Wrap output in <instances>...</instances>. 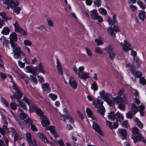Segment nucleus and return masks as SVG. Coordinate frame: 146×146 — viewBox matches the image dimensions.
Here are the masks:
<instances>
[{"instance_id":"obj_8","label":"nucleus","mask_w":146,"mask_h":146,"mask_svg":"<svg viewBox=\"0 0 146 146\" xmlns=\"http://www.w3.org/2000/svg\"><path fill=\"white\" fill-rule=\"evenodd\" d=\"M120 45L122 46L123 50L125 52H128L129 50H131L130 44L125 40H124V43L121 42L120 43Z\"/></svg>"},{"instance_id":"obj_2","label":"nucleus","mask_w":146,"mask_h":146,"mask_svg":"<svg viewBox=\"0 0 146 146\" xmlns=\"http://www.w3.org/2000/svg\"><path fill=\"white\" fill-rule=\"evenodd\" d=\"M31 109L40 117V118L42 120L41 123L43 127H45L50 125L49 121L45 115H43V112L40 108H38L36 105H33L31 107Z\"/></svg>"},{"instance_id":"obj_20","label":"nucleus","mask_w":146,"mask_h":146,"mask_svg":"<svg viewBox=\"0 0 146 146\" xmlns=\"http://www.w3.org/2000/svg\"><path fill=\"white\" fill-rule=\"evenodd\" d=\"M10 42H13L17 40V36L15 33H13L10 36Z\"/></svg>"},{"instance_id":"obj_24","label":"nucleus","mask_w":146,"mask_h":146,"mask_svg":"<svg viewBox=\"0 0 146 146\" xmlns=\"http://www.w3.org/2000/svg\"><path fill=\"white\" fill-rule=\"evenodd\" d=\"M137 125L140 128H143V125L142 123L140 121L137 117H136L134 120Z\"/></svg>"},{"instance_id":"obj_57","label":"nucleus","mask_w":146,"mask_h":146,"mask_svg":"<svg viewBox=\"0 0 146 146\" xmlns=\"http://www.w3.org/2000/svg\"><path fill=\"white\" fill-rule=\"evenodd\" d=\"M94 3L95 4L99 7L100 6L101 1L100 0H94Z\"/></svg>"},{"instance_id":"obj_27","label":"nucleus","mask_w":146,"mask_h":146,"mask_svg":"<svg viewBox=\"0 0 146 146\" xmlns=\"http://www.w3.org/2000/svg\"><path fill=\"white\" fill-rule=\"evenodd\" d=\"M113 102L116 104H118L119 103H121L122 102V98L119 96H118L115 98H113Z\"/></svg>"},{"instance_id":"obj_39","label":"nucleus","mask_w":146,"mask_h":146,"mask_svg":"<svg viewBox=\"0 0 146 146\" xmlns=\"http://www.w3.org/2000/svg\"><path fill=\"white\" fill-rule=\"evenodd\" d=\"M91 89L95 91L97 90L98 89V87L97 84L96 82H94L92 84L91 86Z\"/></svg>"},{"instance_id":"obj_6","label":"nucleus","mask_w":146,"mask_h":146,"mask_svg":"<svg viewBox=\"0 0 146 146\" xmlns=\"http://www.w3.org/2000/svg\"><path fill=\"white\" fill-rule=\"evenodd\" d=\"M23 94L20 90L15 92L14 95L10 96V97L12 100H13L15 98L17 99L18 102H20V99L22 97Z\"/></svg>"},{"instance_id":"obj_11","label":"nucleus","mask_w":146,"mask_h":146,"mask_svg":"<svg viewBox=\"0 0 146 146\" xmlns=\"http://www.w3.org/2000/svg\"><path fill=\"white\" fill-rule=\"evenodd\" d=\"M42 87L43 91L47 93H49L50 92L51 89L50 88V84L46 82L42 84Z\"/></svg>"},{"instance_id":"obj_62","label":"nucleus","mask_w":146,"mask_h":146,"mask_svg":"<svg viewBox=\"0 0 146 146\" xmlns=\"http://www.w3.org/2000/svg\"><path fill=\"white\" fill-rule=\"evenodd\" d=\"M59 118L60 120H63L64 121L66 122V118L65 116H64V115L62 114H60L59 115Z\"/></svg>"},{"instance_id":"obj_47","label":"nucleus","mask_w":146,"mask_h":146,"mask_svg":"<svg viewBox=\"0 0 146 146\" xmlns=\"http://www.w3.org/2000/svg\"><path fill=\"white\" fill-rule=\"evenodd\" d=\"M21 8L19 7H16L14 8L13 10V12L16 13L17 14H19L20 13V11L21 10Z\"/></svg>"},{"instance_id":"obj_46","label":"nucleus","mask_w":146,"mask_h":146,"mask_svg":"<svg viewBox=\"0 0 146 146\" xmlns=\"http://www.w3.org/2000/svg\"><path fill=\"white\" fill-rule=\"evenodd\" d=\"M137 3L144 10L145 9V5L143 4L142 2L140 1H137Z\"/></svg>"},{"instance_id":"obj_33","label":"nucleus","mask_w":146,"mask_h":146,"mask_svg":"<svg viewBox=\"0 0 146 146\" xmlns=\"http://www.w3.org/2000/svg\"><path fill=\"white\" fill-rule=\"evenodd\" d=\"M15 31L16 32H18L19 31H21V28L19 27V25L17 22H16L14 24Z\"/></svg>"},{"instance_id":"obj_14","label":"nucleus","mask_w":146,"mask_h":146,"mask_svg":"<svg viewBox=\"0 0 146 146\" xmlns=\"http://www.w3.org/2000/svg\"><path fill=\"white\" fill-rule=\"evenodd\" d=\"M118 132L119 134L122 136V139H125L127 136V132L126 130L123 129H119Z\"/></svg>"},{"instance_id":"obj_38","label":"nucleus","mask_w":146,"mask_h":146,"mask_svg":"<svg viewBox=\"0 0 146 146\" xmlns=\"http://www.w3.org/2000/svg\"><path fill=\"white\" fill-rule=\"evenodd\" d=\"M45 129L46 130H50L52 133H54L56 132L55 127L53 126H48V127H46Z\"/></svg>"},{"instance_id":"obj_32","label":"nucleus","mask_w":146,"mask_h":146,"mask_svg":"<svg viewBox=\"0 0 146 146\" xmlns=\"http://www.w3.org/2000/svg\"><path fill=\"white\" fill-rule=\"evenodd\" d=\"M10 30L7 27H4L1 31V33L4 35H7L9 34Z\"/></svg>"},{"instance_id":"obj_18","label":"nucleus","mask_w":146,"mask_h":146,"mask_svg":"<svg viewBox=\"0 0 146 146\" xmlns=\"http://www.w3.org/2000/svg\"><path fill=\"white\" fill-rule=\"evenodd\" d=\"M113 21H112L110 17H108V21L110 25H113L115 23L117 22V21L116 20V15L115 14L113 15Z\"/></svg>"},{"instance_id":"obj_50","label":"nucleus","mask_w":146,"mask_h":146,"mask_svg":"<svg viewBox=\"0 0 146 146\" xmlns=\"http://www.w3.org/2000/svg\"><path fill=\"white\" fill-rule=\"evenodd\" d=\"M2 102L4 104L5 106L9 107V104L6 100L4 98H2L1 99Z\"/></svg>"},{"instance_id":"obj_44","label":"nucleus","mask_w":146,"mask_h":146,"mask_svg":"<svg viewBox=\"0 0 146 146\" xmlns=\"http://www.w3.org/2000/svg\"><path fill=\"white\" fill-rule=\"evenodd\" d=\"M49 97L53 100H55L57 98V96L53 94H49Z\"/></svg>"},{"instance_id":"obj_4","label":"nucleus","mask_w":146,"mask_h":146,"mask_svg":"<svg viewBox=\"0 0 146 146\" xmlns=\"http://www.w3.org/2000/svg\"><path fill=\"white\" fill-rule=\"evenodd\" d=\"M133 133L136 136H132V138L134 142L136 143L138 142V137H142V136L139 132V129L137 127H134L132 128Z\"/></svg>"},{"instance_id":"obj_64","label":"nucleus","mask_w":146,"mask_h":146,"mask_svg":"<svg viewBox=\"0 0 146 146\" xmlns=\"http://www.w3.org/2000/svg\"><path fill=\"white\" fill-rule=\"evenodd\" d=\"M130 7L132 11H137V7L136 6L133 5H131L130 6Z\"/></svg>"},{"instance_id":"obj_52","label":"nucleus","mask_w":146,"mask_h":146,"mask_svg":"<svg viewBox=\"0 0 146 146\" xmlns=\"http://www.w3.org/2000/svg\"><path fill=\"white\" fill-rule=\"evenodd\" d=\"M139 81L140 83L143 85H145L146 84V80L144 77L140 78Z\"/></svg>"},{"instance_id":"obj_45","label":"nucleus","mask_w":146,"mask_h":146,"mask_svg":"<svg viewBox=\"0 0 146 146\" xmlns=\"http://www.w3.org/2000/svg\"><path fill=\"white\" fill-rule=\"evenodd\" d=\"M118 108H119L121 110L124 111L125 110V105L124 104L121 103L120 104H118Z\"/></svg>"},{"instance_id":"obj_17","label":"nucleus","mask_w":146,"mask_h":146,"mask_svg":"<svg viewBox=\"0 0 146 146\" xmlns=\"http://www.w3.org/2000/svg\"><path fill=\"white\" fill-rule=\"evenodd\" d=\"M20 117L22 119H24L27 117V115L24 113L22 109L19 108L18 112Z\"/></svg>"},{"instance_id":"obj_55","label":"nucleus","mask_w":146,"mask_h":146,"mask_svg":"<svg viewBox=\"0 0 146 146\" xmlns=\"http://www.w3.org/2000/svg\"><path fill=\"white\" fill-rule=\"evenodd\" d=\"M85 49L88 55L89 56H91L92 55V53L91 50L87 47L85 48Z\"/></svg>"},{"instance_id":"obj_7","label":"nucleus","mask_w":146,"mask_h":146,"mask_svg":"<svg viewBox=\"0 0 146 146\" xmlns=\"http://www.w3.org/2000/svg\"><path fill=\"white\" fill-rule=\"evenodd\" d=\"M7 125V122L5 120H4L3 128L0 127V133L3 135H5V133H7L9 132Z\"/></svg>"},{"instance_id":"obj_13","label":"nucleus","mask_w":146,"mask_h":146,"mask_svg":"<svg viewBox=\"0 0 146 146\" xmlns=\"http://www.w3.org/2000/svg\"><path fill=\"white\" fill-rule=\"evenodd\" d=\"M130 70L131 73L134 76L135 78H140L142 76V73L138 71H135V69H133L131 68L130 69Z\"/></svg>"},{"instance_id":"obj_59","label":"nucleus","mask_w":146,"mask_h":146,"mask_svg":"<svg viewBox=\"0 0 146 146\" xmlns=\"http://www.w3.org/2000/svg\"><path fill=\"white\" fill-rule=\"evenodd\" d=\"M23 100L25 102L27 103L29 106L30 108L31 107V106L30 105V102L29 100L27 98L25 97H24L23 99Z\"/></svg>"},{"instance_id":"obj_58","label":"nucleus","mask_w":146,"mask_h":146,"mask_svg":"<svg viewBox=\"0 0 146 146\" xmlns=\"http://www.w3.org/2000/svg\"><path fill=\"white\" fill-rule=\"evenodd\" d=\"M57 69L62 68V65L58 59H56Z\"/></svg>"},{"instance_id":"obj_3","label":"nucleus","mask_w":146,"mask_h":146,"mask_svg":"<svg viewBox=\"0 0 146 146\" xmlns=\"http://www.w3.org/2000/svg\"><path fill=\"white\" fill-rule=\"evenodd\" d=\"M12 47L13 48V52H14V57L16 59L21 58V55L25 56V54L23 52L17 44L14 42H11Z\"/></svg>"},{"instance_id":"obj_40","label":"nucleus","mask_w":146,"mask_h":146,"mask_svg":"<svg viewBox=\"0 0 146 146\" xmlns=\"http://www.w3.org/2000/svg\"><path fill=\"white\" fill-rule=\"evenodd\" d=\"M84 66H80L78 69V76H80V75L82 74L84 72Z\"/></svg>"},{"instance_id":"obj_61","label":"nucleus","mask_w":146,"mask_h":146,"mask_svg":"<svg viewBox=\"0 0 146 146\" xmlns=\"http://www.w3.org/2000/svg\"><path fill=\"white\" fill-rule=\"evenodd\" d=\"M19 106L22 107L23 109L25 110H27L26 106L23 103L21 102H19Z\"/></svg>"},{"instance_id":"obj_23","label":"nucleus","mask_w":146,"mask_h":146,"mask_svg":"<svg viewBox=\"0 0 146 146\" xmlns=\"http://www.w3.org/2000/svg\"><path fill=\"white\" fill-rule=\"evenodd\" d=\"M78 76L80 77L82 79H88L89 77V73L84 72L80 75V76Z\"/></svg>"},{"instance_id":"obj_53","label":"nucleus","mask_w":146,"mask_h":146,"mask_svg":"<svg viewBox=\"0 0 146 146\" xmlns=\"http://www.w3.org/2000/svg\"><path fill=\"white\" fill-rule=\"evenodd\" d=\"M24 121L26 124H32V121L30 118H28L25 120Z\"/></svg>"},{"instance_id":"obj_31","label":"nucleus","mask_w":146,"mask_h":146,"mask_svg":"<svg viewBox=\"0 0 146 146\" xmlns=\"http://www.w3.org/2000/svg\"><path fill=\"white\" fill-rule=\"evenodd\" d=\"M26 136L28 142L29 143H31L32 141L31 134L29 133H26Z\"/></svg>"},{"instance_id":"obj_21","label":"nucleus","mask_w":146,"mask_h":146,"mask_svg":"<svg viewBox=\"0 0 146 146\" xmlns=\"http://www.w3.org/2000/svg\"><path fill=\"white\" fill-rule=\"evenodd\" d=\"M139 15L140 19L143 21L144 20L146 16V12L144 11L141 10L139 13Z\"/></svg>"},{"instance_id":"obj_28","label":"nucleus","mask_w":146,"mask_h":146,"mask_svg":"<svg viewBox=\"0 0 146 146\" xmlns=\"http://www.w3.org/2000/svg\"><path fill=\"white\" fill-rule=\"evenodd\" d=\"M40 138L42 139V141L45 143H49V141L48 140L47 138L44 135L41 133H39V135Z\"/></svg>"},{"instance_id":"obj_56","label":"nucleus","mask_w":146,"mask_h":146,"mask_svg":"<svg viewBox=\"0 0 146 146\" xmlns=\"http://www.w3.org/2000/svg\"><path fill=\"white\" fill-rule=\"evenodd\" d=\"M24 43L25 45L31 46L32 45V43L30 40H24Z\"/></svg>"},{"instance_id":"obj_35","label":"nucleus","mask_w":146,"mask_h":146,"mask_svg":"<svg viewBox=\"0 0 146 146\" xmlns=\"http://www.w3.org/2000/svg\"><path fill=\"white\" fill-rule=\"evenodd\" d=\"M107 31L108 33L110 34L111 36H114V37H115V34L114 33L111 27H108V28L107 29Z\"/></svg>"},{"instance_id":"obj_41","label":"nucleus","mask_w":146,"mask_h":146,"mask_svg":"<svg viewBox=\"0 0 146 146\" xmlns=\"http://www.w3.org/2000/svg\"><path fill=\"white\" fill-rule=\"evenodd\" d=\"M104 100L108 103V104L110 106L112 105L113 104V102H112L110 98L108 97V96L105 98L104 99Z\"/></svg>"},{"instance_id":"obj_43","label":"nucleus","mask_w":146,"mask_h":146,"mask_svg":"<svg viewBox=\"0 0 146 146\" xmlns=\"http://www.w3.org/2000/svg\"><path fill=\"white\" fill-rule=\"evenodd\" d=\"M99 11L100 13L102 15H106L107 13L106 10L104 9L101 8L99 9Z\"/></svg>"},{"instance_id":"obj_34","label":"nucleus","mask_w":146,"mask_h":146,"mask_svg":"<svg viewBox=\"0 0 146 146\" xmlns=\"http://www.w3.org/2000/svg\"><path fill=\"white\" fill-rule=\"evenodd\" d=\"M115 115L113 112H111L108 113V117L109 119L111 121H114L115 120Z\"/></svg>"},{"instance_id":"obj_49","label":"nucleus","mask_w":146,"mask_h":146,"mask_svg":"<svg viewBox=\"0 0 146 146\" xmlns=\"http://www.w3.org/2000/svg\"><path fill=\"white\" fill-rule=\"evenodd\" d=\"M86 111L89 117H91L92 115V113L90 109L87 108Z\"/></svg>"},{"instance_id":"obj_1","label":"nucleus","mask_w":146,"mask_h":146,"mask_svg":"<svg viewBox=\"0 0 146 146\" xmlns=\"http://www.w3.org/2000/svg\"><path fill=\"white\" fill-rule=\"evenodd\" d=\"M101 97L99 96L97 98V100L93 102V104L98 109V112L102 116L104 117L105 109L103 106V102L102 100V98L104 99L108 96V94L105 93L104 90H103L100 92Z\"/></svg>"},{"instance_id":"obj_37","label":"nucleus","mask_w":146,"mask_h":146,"mask_svg":"<svg viewBox=\"0 0 146 146\" xmlns=\"http://www.w3.org/2000/svg\"><path fill=\"white\" fill-rule=\"evenodd\" d=\"M38 70L40 72L44 74H45L46 73L45 70L43 68V67L42 66V64L41 63H40L38 66Z\"/></svg>"},{"instance_id":"obj_22","label":"nucleus","mask_w":146,"mask_h":146,"mask_svg":"<svg viewBox=\"0 0 146 146\" xmlns=\"http://www.w3.org/2000/svg\"><path fill=\"white\" fill-rule=\"evenodd\" d=\"M104 50L108 54L113 52V48L112 46L110 44H109L106 46L105 48H104Z\"/></svg>"},{"instance_id":"obj_16","label":"nucleus","mask_w":146,"mask_h":146,"mask_svg":"<svg viewBox=\"0 0 146 146\" xmlns=\"http://www.w3.org/2000/svg\"><path fill=\"white\" fill-rule=\"evenodd\" d=\"M140 65L139 60L137 59H134L133 64H132V66L130 67V69L133 68V69H136V68H139L140 67Z\"/></svg>"},{"instance_id":"obj_42","label":"nucleus","mask_w":146,"mask_h":146,"mask_svg":"<svg viewBox=\"0 0 146 146\" xmlns=\"http://www.w3.org/2000/svg\"><path fill=\"white\" fill-rule=\"evenodd\" d=\"M10 106L11 108L13 110H15L17 108V105L15 103L11 102Z\"/></svg>"},{"instance_id":"obj_29","label":"nucleus","mask_w":146,"mask_h":146,"mask_svg":"<svg viewBox=\"0 0 146 146\" xmlns=\"http://www.w3.org/2000/svg\"><path fill=\"white\" fill-rule=\"evenodd\" d=\"M135 114L131 111H129L126 114V116L127 118L131 119L133 117Z\"/></svg>"},{"instance_id":"obj_9","label":"nucleus","mask_w":146,"mask_h":146,"mask_svg":"<svg viewBox=\"0 0 146 146\" xmlns=\"http://www.w3.org/2000/svg\"><path fill=\"white\" fill-rule=\"evenodd\" d=\"M69 83L71 87L75 89L77 86V84L73 77H70Z\"/></svg>"},{"instance_id":"obj_51","label":"nucleus","mask_w":146,"mask_h":146,"mask_svg":"<svg viewBox=\"0 0 146 146\" xmlns=\"http://www.w3.org/2000/svg\"><path fill=\"white\" fill-rule=\"evenodd\" d=\"M29 79L31 80V81H33L34 83L35 84H37V81L36 78L32 76H30Z\"/></svg>"},{"instance_id":"obj_10","label":"nucleus","mask_w":146,"mask_h":146,"mask_svg":"<svg viewBox=\"0 0 146 146\" xmlns=\"http://www.w3.org/2000/svg\"><path fill=\"white\" fill-rule=\"evenodd\" d=\"M92 127L99 134L102 136L103 135V132L100 130V126L94 121H93Z\"/></svg>"},{"instance_id":"obj_30","label":"nucleus","mask_w":146,"mask_h":146,"mask_svg":"<svg viewBox=\"0 0 146 146\" xmlns=\"http://www.w3.org/2000/svg\"><path fill=\"white\" fill-rule=\"evenodd\" d=\"M66 119L69 120V123L71 124H73L74 122V119L70 115H65Z\"/></svg>"},{"instance_id":"obj_60","label":"nucleus","mask_w":146,"mask_h":146,"mask_svg":"<svg viewBox=\"0 0 146 146\" xmlns=\"http://www.w3.org/2000/svg\"><path fill=\"white\" fill-rule=\"evenodd\" d=\"M106 124L111 129H113V127L112 125L111 122L109 121L106 120Z\"/></svg>"},{"instance_id":"obj_5","label":"nucleus","mask_w":146,"mask_h":146,"mask_svg":"<svg viewBox=\"0 0 146 146\" xmlns=\"http://www.w3.org/2000/svg\"><path fill=\"white\" fill-rule=\"evenodd\" d=\"M19 2L17 0H10L9 5L5 6L6 9H9L10 7L11 9L15 8L17 6L19 5Z\"/></svg>"},{"instance_id":"obj_36","label":"nucleus","mask_w":146,"mask_h":146,"mask_svg":"<svg viewBox=\"0 0 146 146\" xmlns=\"http://www.w3.org/2000/svg\"><path fill=\"white\" fill-rule=\"evenodd\" d=\"M109 54V58L111 60H113L116 54L115 52H111Z\"/></svg>"},{"instance_id":"obj_48","label":"nucleus","mask_w":146,"mask_h":146,"mask_svg":"<svg viewBox=\"0 0 146 146\" xmlns=\"http://www.w3.org/2000/svg\"><path fill=\"white\" fill-rule=\"evenodd\" d=\"M36 29H39L40 31H46L47 30L46 28L43 25H42L39 27H36Z\"/></svg>"},{"instance_id":"obj_15","label":"nucleus","mask_w":146,"mask_h":146,"mask_svg":"<svg viewBox=\"0 0 146 146\" xmlns=\"http://www.w3.org/2000/svg\"><path fill=\"white\" fill-rule=\"evenodd\" d=\"M114 118L117 121L120 122L122 121L124 119V117L119 112H117L115 113Z\"/></svg>"},{"instance_id":"obj_63","label":"nucleus","mask_w":146,"mask_h":146,"mask_svg":"<svg viewBox=\"0 0 146 146\" xmlns=\"http://www.w3.org/2000/svg\"><path fill=\"white\" fill-rule=\"evenodd\" d=\"M95 41L97 43V44L98 45H100L102 44V41L98 39H96L95 40Z\"/></svg>"},{"instance_id":"obj_19","label":"nucleus","mask_w":146,"mask_h":146,"mask_svg":"<svg viewBox=\"0 0 146 146\" xmlns=\"http://www.w3.org/2000/svg\"><path fill=\"white\" fill-rule=\"evenodd\" d=\"M139 111V108L135 104L133 103L132 104L131 108V111L133 112L135 115Z\"/></svg>"},{"instance_id":"obj_26","label":"nucleus","mask_w":146,"mask_h":146,"mask_svg":"<svg viewBox=\"0 0 146 146\" xmlns=\"http://www.w3.org/2000/svg\"><path fill=\"white\" fill-rule=\"evenodd\" d=\"M91 15L92 18L96 19H97V17L98 16V14L96 10H94L91 11Z\"/></svg>"},{"instance_id":"obj_25","label":"nucleus","mask_w":146,"mask_h":146,"mask_svg":"<svg viewBox=\"0 0 146 146\" xmlns=\"http://www.w3.org/2000/svg\"><path fill=\"white\" fill-rule=\"evenodd\" d=\"M1 15L2 18L6 20H9L11 19V17H8L6 14L4 12H2L0 13Z\"/></svg>"},{"instance_id":"obj_12","label":"nucleus","mask_w":146,"mask_h":146,"mask_svg":"<svg viewBox=\"0 0 146 146\" xmlns=\"http://www.w3.org/2000/svg\"><path fill=\"white\" fill-rule=\"evenodd\" d=\"M3 136L5 144L3 141L0 139V146H9V138L5 135Z\"/></svg>"},{"instance_id":"obj_54","label":"nucleus","mask_w":146,"mask_h":146,"mask_svg":"<svg viewBox=\"0 0 146 146\" xmlns=\"http://www.w3.org/2000/svg\"><path fill=\"white\" fill-rule=\"evenodd\" d=\"M95 52L96 53L99 54H102V50L99 47H97L95 48Z\"/></svg>"}]
</instances>
